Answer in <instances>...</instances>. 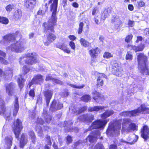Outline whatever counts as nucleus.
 <instances>
[{
	"label": "nucleus",
	"instance_id": "nucleus-1",
	"mask_svg": "<svg viewBox=\"0 0 149 149\" xmlns=\"http://www.w3.org/2000/svg\"><path fill=\"white\" fill-rule=\"evenodd\" d=\"M57 7L51 6V11H52V15L47 23H44L43 26L45 31L46 32L49 31L51 32H54V26L56 24L57 18L56 16V13Z\"/></svg>",
	"mask_w": 149,
	"mask_h": 149
},
{
	"label": "nucleus",
	"instance_id": "nucleus-2",
	"mask_svg": "<svg viewBox=\"0 0 149 149\" xmlns=\"http://www.w3.org/2000/svg\"><path fill=\"white\" fill-rule=\"evenodd\" d=\"M139 69L143 75L149 74V71L146 67L147 57L142 53H139L137 55Z\"/></svg>",
	"mask_w": 149,
	"mask_h": 149
},
{
	"label": "nucleus",
	"instance_id": "nucleus-3",
	"mask_svg": "<svg viewBox=\"0 0 149 149\" xmlns=\"http://www.w3.org/2000/svg\"><path fill=\"white\" fill-rule=\"evenodd\" d=\"M149 113V108L144 104H142L138 109L131 111H125L120 113V115L123 116H135L140 113Z\"/></svg>",
	"mask_w": 149,
	"mask_h": 149
},
{
	"label": "nucleus",
	"instance_id": "nucleus-4",
	"mask_svg": "<svg viewBox=\"0 0 149 149\" xmlns=\"http://www.w3.org/2000/svg\"><path fill=\"white\" fill-rule=\"evenodd\" d=\"M37 61V54L34 52L27 53L24 56H22L19 59L20 64L23 65L24 63L32 65L36 63Z\"/></svg>",
	"mask_w": 149,
	"mask_h": 149
},
{
	"label": "nucleus",
	"instance_id": "nucleus-5",
	"mask_svg": "<svg viewBox=\"0 0 149 149\" xmlns=\"http://www.w3.org/2000/svg\"><path fill=\"white\" fill-rule=\"evenodd\" d=\"M131 120L129 119H125L123 120L122 123V128L121 130L122 133H128L132 130H134L136 129V126L135 124L132 123Z\"/></svg>",
	"mask_w": 149,
	"mask_h": 149
},
{
	"label": "nucleus",
	"instance_id": "nucleus-6",
	"mask_svg": "<svg viewBox=\"0 0 149 149\" xmlns=\"http://www.w3.org/2000/svg\"><path fill=\"white\" fill-rule=\"evenodd\" d=\"M7 49L16 52L20 53L24 50V45L20 40L11 44L7 48Z\"/></svg>",
	"mask_w": 149,
	"mask_h": 149
},
{
	"label": "nucleus",
	"instance_id": "nucleus-7",
	"mask_svg": "<svg viewBox=\"0 0 149 149\" xmlns=\"http://www.w3.org/2000/svg\"><path fill=\"white\" fill-rule=\"evenodd\" d=\"M13 130L16 138H18L19 136L20 132L23 128L22 123L18 119L14 123Z\"/></svg>",
	"mask_w": 149,
	"mask_h": 149
},
{
	"label": "nucleus",
	"instance_id": "nucleus-8",
	"mask_svg": "<svg viewBox=\"0 0 149 149\" xmlns=\"http://www.w3.org/2000/svg\"><path fill=\"white\" fill-rule=\"evenodd\" d=\"M0 101L1 102L0 105V115H3L4 117L8 118L11 115V110L8 109L5 110L4 106V101L3 99H1L0 100Z\"/></svg>",
	"mask_w": 149,
	"mask_h": 149
},
{
	"label": "nucleus",
	"instance_id": "nucleus-9",
	"mask_svg": "<svg viewBox=\"0 0 149 149\" xmlns=\"http://www.w3.org/2000/svg\"><path fill=\"white\" fill-rule=\"evenodd\" d=\"M112 70L113 74L117 76H121L122 72V70L120 65L116 61L113 62L112 63Z\"/></svg>",
	"mask_w": 149,
	"mask_h": 149
},
{
	"label": "nucleus",
	"instance_id": "nucleus-10",
	"mask_svg": "<svg viewBox=\"0 0 149 149\" xmlns=\"http://www.w3.org/2000/svg\"><path fill=\"white\" fill-rule=\"evenodd\" d=\"M100 133L98 130H96L93 132L91 134L89 135L86 139L85 142H86L88 140L90 143H94L96 141L98 138H99Z\"/></svg>",
	"mask_w": 149,
	"mask_h": 149
},
{
	"label": "nucleus",
	"instance_id": "nucleus-11",
	"mask_svg": "<svg viewBox=\"0 0 149 149\" xmlns=\"http://www.w3.org/2000/svg\"><path fill=\"white\" fill-rule=\"evenodd\" d=\"M6 93L10 97L12 96L15 92V84L13 83L6 84L5 85Z\"/></svg>",
	"mask_w": 149,
	"mask_h": 149
},
{
	"label": "nucleus",
	"instance_id": "nucleus-12",
	"mask_svg": "<svg viewBox=\"0 0 149 149\" xmlns=\"http://www.w3.org/2000/svg\"><path fill=\"white\" fill-rule=\"evenodd\" d=\"M42 76L40 74H38L32 80L31 82L28 85L29 88L33 84H41L43 82L44 79Z\"/></svg>",
	"mask_w": 149,
	"mask_h": 149
},
{
	"label": "nucleus",
	"instance_id": "nucleus-13",
	"mask_svg": "<svg viewBox=\"0 0 149 149\" xmlns=\"http://www.w3.org/2000/svg\"><path fill=\"white\" fill-rule=\"evenodd\" d=\"M63 107V104L55 100L52 102L50 108L51 111H55L61 109Z\"/></svg>",
	"mask_w": 149,
	"mask_h": 149
},
{
	"label": "nucleus",
	"instance_id": "nucleus-14",
	"mask_svg": "<svg viewBox=\"0 0 149 149\" xmlns=\"http://www.w3.org/2000/svg\"><path fill=\"white\" fill-rule=\"evenodd\" d=\"M141 136L146 140L149 138V129L148 127L145 125L143 127L141 131Z\"/></svg>",
	"mask_w": 149,
	"mask_h": 149
},
{
	"label": "nucleus",
	"instance_id": "nucleus-15",
	"mask_svg": "<svg viewBox=\"0 0 149 149\" xmlns=\"http://www.w3.org/2000/svg\"><path fill=\"white\" fill-rule=\"evenodd\" d=\"M49 31V32H48V31L46 32V31H45V29L44 32L46 33H47V40L48 42H45L44 43L45 45L47 46L49 45V42H52L56 38V36L54 34L52 33H50V32H52L50 31Z\"/></svg>",
	"mask_w": 149,
	"mask_h": 149
},
{
	"label": "nucleus",
	"instance_id": "nucleus-16",
	"mask_svg": "<svg viewBox=\"0 0 149 149\" xmlns=\"http://www.w3.org/2000/svg\"><path fill=\"white\" fill-rule=\"evenodd\" d=\"M122 120H118L115 123L113 129V132L115 136H117L120 133L121 128Z\"/></svg>",
	"mask_w": 149,
	"mask_h": 149
},
{
	"label": "nucleus",
	"instance_id": "nucleus-17",
	"mask_svg": "<svg viewBox=\"0 0 149 149\" xmlns=\"http://www.w3.org/2000/svg\"><path fill=\"white\" fill-rule=\"evenodd\" d=\"M102 126V120H98L93 122L91 127L88 129V130H91L92 129H96L101 128Z\"/></svg>",
	"mask_w": 149,
	"mask_h": 149
},
{
	"label": "nucleus",
	"instance_id": "nucleus-18",
	"mask_svg": "<svg viewBox=\"0 0 149 149\" xmlns=\"http://www.w3.org/2000/svg\"><path fill=\"white\" fill-rule=\"evenodd\" d=\"M19 109V105L18 101V98L15 97L13 102V106L12 108V111L13 112V116H15L18 112Z\"/></svg>",
	"mask_w": 149,
	"mask_h": 149
},
{
	"label": "nucleus",
	"instance_id": "nucleus-19",
	"mask_svg": "<svg viewBox=\"0 0 149 149\" xmlns=\"http://www.w3.org/2000/svg\"><path fill=\"white\" fill-rule=\"evenodd\" d=\"M53 92L51 90H47L45 91L44 95L45 98L47 106H48L49 104L51 99L52 98Z\"/></svg>",
	"mask_w": 149,
	"mask_h": 149
},
{
	"label": "nucleus",
	"instance_id": "nucleus-20",
	"mask_svg": "<svg viewBox=\"0 0 149 149\" xmlns=\"http://www.w3.org/2000/svg\"><path fill=\"white\" fill-rule=\"evenodd\" d=\"M13 74V69L11 68H5V71L3 72L2 70L0 68V76L1 77L4 75L12 76Z\"/></svg>",
	"mask_w": 149,
	"mask_h": 149
},
{
	"label": "nucleus",
	"instance_id": "nucleus-21",
	"mask_svg": "<svg viewBox=\"0 0 149 149\" xmlns=\"http://www.w3.org/2000/svg\"><path fill=\"white\" fill-rule=\"evenodd\" d=\"M100 51L97 47L93 48L90 50L89 53L92 58H96L100 53Z\"/></svg>",
	"mask_w": 149,
	"mask_h": 149
},
{
	"label": "nucleus",
	"instance_id": "nucleus-22",
	"mask_svg": "<svg viewBox=\"0 0 149 149\" xmlns=\"http://www.w3.org/2000/svg\"><path fill=\"white\" fill-rule=\"evenodd\" d=\"M3 40L7 42H13L15 39V34H8L3 37Z\"/></svg>",
	"mask_w": 149,
	"mask_h": 149
},
{
	"label": "nucleus",
	"instance_id": "nucleus-23",
	"mask_svg": "<svg viewBox=\"0 0 149 149\" xmlns=\"http://www.w3.org/2000/svg\"><path fill=\"white\" fill-rule=\"evenodd\" d=\"M36 3V0H25L24 6L26 8L31 9L33 8Z\"/></svg>",
	"mask_w": 149,
	"mask_h": 149
},
{
	"label": "nucleus",
	"instance_id": "nucleus-24",
	"mask_svg": "<svg viewBox=\"0 0 149 149\" xmlns=\"http://www.w3.org/2000/svg\"><path fill=\"white\" fill-rule=\"evenodd\" d=\"M113 113L114 112L113 110H107L103 113V126L104 125H105L108 121L107 119L104 120V119L112 115Z\"/></svg>",
	"mask_w": 149,
	"mask_h": 149
},
{
	"label": "nucleus",
	"instance_id": "nucleus-25",
	"mask_svg": "<svg viewBox=\"0 0 149 149\" xmlns=\"http://www.w3.org/2000/svg\"><path fill=\"white\" fill-rule=\"evenodd\" d=\"M81 121H82L92 122L93 119V116L92 115H84L81 116L80 118Z\"/></svg>",
	"mask_w": 149,
	"mask_h": 149
},
{
	"label": "nucleus",
	"instance_id": "nucleus-26",
	"mask_svg": "<svg viewBox=\"0 0 149 149\" xmlns=\"http://www.w3.org/2000/svg\"><path fill=\"white\" fill-rule=\"evenodd\" d=\"M42 116L43 118H45L46 122L47 123L50 122L52 119V117L50 116L47 114V109L46 108L43 109Z\"/></svg>",
	"mask_w": 149,
	"mask_h": 149
},
{
	"label": "nucleus",
	"instance_id": "nucleus-27",
	"mask_svg": "<svg viewBox=\"0 0 149 149\" xmlns=\"http://www.w3.org/2000/svg\"><path fill=\"white\" fill-rule=\"evenodd\" d=\"M92 94L93 99L97 102H99V101L101 99L99 93L96 91H94L92 92Z\"/></svg>",
	"mask_w": 149,
	"mask_h": 149
},
{
	"label": "nucleus",
	"instance_id": "nucleus-28",
	"mask_svg": "<svg viewBox=\"0 0 149 149\" xmlns=\"http://www.w3.org/2000/svg\"><path fill=\"white\" fill-rule=\"evenodd\" d=\"M27 142V139L25 135L24 134H22L21 138L20 143V148H23L24 146L26 143Z\"/></svg>",
	"mask_w": 149,
	"mask_h": 149
},
{
	"label": "nucleus",
	"instance_id": "nucleus-29",
	"mask_svg": "<svg viewBox=\"0 0 149 149\" xmlns=\"http://www.w3.org/2000/svg\"><path fill=\"white\" fill-rule=\"evenodd\" d=\"M73 123L71 121H70L68 122L66 121H65L64 123L63 126L65 127V129L66 130V131L67 132H71L70 127L71 125H72Z\"/></svg>",
	"mask_w": 149,
	"mask_h": 149
},
{
	"label": "nucleus",
	"instance_id": "nucleus-30",
	"mask_svg": "<svg viewBox=\"0 0 149 149\" xmlns=\"http://www.w3.org/2000/svg\"><path fill=\"white\" fill-rule=\"evenodd\" d=\"M12 138L10 136L6 137L5 139L6 145H7L8 149H9L12 145Z\"/></svg>",
	"mask_w": 149,
	"mask_h": 149
},
{
	"label": "nucleus",
	"instance_id": "nucleus-31",
	"mask_svg": "<svg viewBox=\"0 0 149 149\" xmlns=\"http://www.w3.org/2000/svg\"><path fill=\"white\" fill-rule=\"evenodd\" d=\"M22 16V13L20 10L18 9L14 13V17L16 20L19 19Z\"/></svg>",
	"mask_w": 149,
	"mask_h": 149
},
{
	"label": "nucleus",
	"instance_id": "nucleus-32",
	"mask_svg": "<svg viewBox=\"0 0 149 149\" xmlns=\"http://www.w3.org/2000/svg\"><path fill=\"white\" fill-rule=\"evenodd\" d=\"M80 42L81 45L85 47H87L91 44V43L88 42L86 40L83 38H81L80 40Z\"/></svg>",
	"mask_w": 149,
	"mask_h": 149
},
{
	"label": "nucleus",
	"instance_id": "nucleus-33",
	"mask_svg": "<svg viewBox=\"0 0 149 149\" xmlns=\"http://www.w3.org/2000/svg\"><path fill=\"white\" fill-rule=\"evenodd\" d=\"M58 47L62 50L64 52L67 53L69 54L70 52V50L67 47V46L63 44H62V45H58Z\"/></svg>",
	"mask_w": 149,
	"mask_h": 149
},
{
	"label": "nucleus",
	"instance_id": "nucleus-34",
	"mask_svg": "<svg viewBox=\"0 0 149 149\" xmlns=\"http://www.w3.org/2000/svg\"><path fill=\"white\" fill-rule=\"evenodd\" d=\"M24 81V80L22 78V75L19 76L17 78V82L20 88H22L23 87V83Z\"/></svg>",
	"mask_w": 149,
	"mask_h": 149
},
{
	"label": "nucleus",
	"instance_id": "nucleus-35",
	"mask_svg": "<svg viewBox=\"0 0 149 149\" xmlns=\"http://www.w3.org/2000/svg\"><path fill=\"white\" fill-rule=\"evenodd\" d=\"M132 49L135 51L136 52L139 51H142L144 48L145 46L144 45L141 44L139 47L136 46H132Z\"/></svg>",
	"mask_w": 149,
	"mask_h": 149
},
{
	"label": "nucleus",
	"instance_id": "nucleus-36",
	"mask_svg": "<svg viewBox=\"0 0 149 149\" xmlns=\"http://www.w3.org/2000/svg\"><path fill=\"white\" fill-rule=\"evenodd\" d=\"M102 74H100L97 79V86L98 87L102 86Z\"/></svg>",
	"mask_w": 149,
	"mask_h": 149
},
{
	"label": "nucleus",
	"instance_id": "nucleus-37",
	"mask_svg": "<svg viewBox=\"0 0 149 149\" xmlns=\"http://www.w3.org/2000/svg\"><path fill=\"white\" fill-rule=\"evenodd\" d=\"M123 26V23L121 20L119 19L117 22H115V28L118 29L122 27Z\"/></svg>",
	"mask_w": 149,
	"mask_h": 149
},
{
	"label": "nucleus",
	"instance_id": "nucleus-38",
	"mask_svg": "<svg viewBox=\"0 0 149 149\" xmlns=\"http://www.w3.org/2000/svg\"><path fill=\"white\" fill-rule=\"evenodd\" d=\"M8 19L4 17L0 16V22L2 24H6L8 23Z\"/></svg>",
	"mask_w": 149,
	"mask_h": 149
},
{
	"label": "nucleus",
	"instance_id": "nucleus-39",
	"mask_svg": "<svg viewBox=\"0 0 149 149\" xmlns=\"http://www.w3.org/2000/svg\"><path fill=\"white\" fill-rule=\"evenodd\" d=\"M15 6L14 4H11L7 5L5 8L6 11L8 12H10L13 9H14Z\"/></svg>",
	"mask_w": 149,
	"mask_h": 149
},
{
	"label": "nucleus",
	"instance_id": "nucleus-40",
	"mask_svg": "<svg viewBox=\"0 0 149 149\" xmlns=\"http://www.w3.org/2000/svg\"><path fill=\"white\" fill-rule=\"evenodd\" d=\"M91 97L88 95H85L83 96L81 98V100L85 102H88L90 100Z\"/></svg>",
	"mask_w": 149,
	"mask_h": 149
},
{
	"label": "nucleus",
	"instance_id": "nucleus-41",
	"mask_svg": "<svg viewBox=\"0 0 149 149\" xmlns=\"http://www.w3.org/2000/svg\"><path fill=\"white\" fill-rule=\"evenodd\" d=\"M102 107L99 106H95L93 108H89L88 110L89 111H98L101 109H102Z\"/></svg>",
	"mask_w": 149,
	"mask_h": 149
},
{
	"label": "nucleus",
	"instance_id": "nucleus-42",
	"mask_svg": "<svg viewBox=\"0 0 149 149\" xmlns=\"http://www.w3.org/2000/svg\"><path fill=\"white\" fill-rule=\"evenodd\" d=\"M29 134L31 138L32 142L34 143L35 142L36 136L35 135L34 132L33 131H31L29 133Z\"/></svg>",
	"mask_w": 149,
	"mask_h": 149
},
{
	"label": "nucleus",
	"instance_id": "nucleus-43",
	"mask_svg": "<svg viewBox=\"0 0 149 149\" xmlns=\"http://www.w3.org/2000/svg\"><path fill=\"white\" fill-rule=\"evenodd\" d=\"M84 25V23L83 22H81L79 24V28L78 29V33H81L83 30V28Z\"/></svg>",
	"mask_w": 149,
	"mask_h": 149
},
{
	"label": "nucleus",
	"instance_id": "nucleus-44",
	"mask_svg": "<svg viewBox=\"0 0 149 149\" xmlns=\"http://www.w3.org/2000/svg\"><path fill=\"white\" fill-rule=\"evenodd\" d=\"M125 58L127 60H132V55L130 52H127Z\"/></svg>",
	"mask_w": 149,
	"mask_h": 149
},
{
	"label": "nucleus",
	"instance_id": "nucleus-45",
	"mask_svg": "<svg viewBox=\"0 0 149 149\" xmlns=\"http://www.w3.org/2000/svg\"><path fill=\"white\" fill-rule=\"evenodd\" d=\"M87 108L86 107H84L79 110H77L76 112L75 111L74 112V113L75 115H77V114H79L80 113H81L82 111L86 110L87 109Z\"/></svg>",
	"mask_w": 149,
	"mask_h": 149
},
{
	"label": "nucleus",
	"instance_id": "nucleus-46",
	"mask_svg": "<svg viewBox=\"0 0 149 149\" xmlns=\"http://www.w3.org/2000/svg\"><path fill=\"white\" fill-rule=\"evenodd\" d=\"M53 0H50L49 2V4L51 3ZM53 3L51 5V6L57 7L58 0H53Z\"/></svg>",
	"mask_w": 149,
	"mask_h": 149
},
{
	"label": "nucleus",
	"instance_id": "nucleus-47",
	"mask_svg": "<svg viewBox=\"0 0 149 149\" xmlns=\"http://www.w3.org/2000/svg\"><path fill=\"white\" fill-rule=\"evenodd\" d=\"M132 37L133 36L132 34L128 35H127L125 38V42H130L131 40L132 39Z\"/></svg>",
	"mask_w": 149,
	"mask_h": 149
},
{
	"label": "nucleus",
	"instance_id": "nucleus-48",
	"mask_svg": "<svg viewBox=\"0 0 149 149\" xmlns=\"http://www.w3.org/2000/svg\"><path fill=\"white\" fill-rule=\"evenodd\" d=\"M45 141L47 142V144H48L50 146L51 145L52 142L51 141L50 137L49 136H48V135L47 136L45 139Z\"/></svg>",
	"mask_w": 149,
	"mask_h": 149
},
{
	"label": "nucleus",
	"instance_id": "nucleus-49",
	"mask_svg": "<svg viewBox=\"0 0 149 149\" xmlns=\"http://www.w3.org/2000/svg\"><path fill=\"white\" fill-rule=\"evenodd\" d=\"M137 3L139 7H142L145 6V3L142 0L138 1Z\"/></svg>",
	"mask_w": 149,
	"mask_h": 149
},
{
	"label": "nucleus",
	"instance_id": "nucleus-50",
	"mask_svg": "<svg viewBox=\"0 0 149 149\" xmlns=\"http://www.w3.org/2000/svg\"><path fill=\"white\" fill-rule=\"evenodd\" d=\"M69 45L71 48L75 50L76 48L75 44L74 42L72 41H71L70 42Z\"/></svg>",
	"mask_w": 149,
	"mask_h": 149
},
{
	"label": "nucleus",
	"instance_id": "nucleus-51",
	"mask_svg": "<svg viewBox=\"0 0 149 149\" xmlns=\"http://www.w3.org/2000/svg\"><path fill=\"white\" fill-rule=\"evenodd\" d=\"M119 19H120L119 18V17L116 15L113 16L112 17L111 20L112 22H116Z\"/></svg>",
	"mask_w": 149,
	"mask_h": 149
},
{
	"label": "nucleus",
	"instance_id": "nucleus-52",
	"mask_svg": "<svg viewBox=\"0 0 149 149\" xmlns=\"http://www.w3.org/2000/svg\"><path fill=\"white\" fill-rule=\"evenodd\" d=\"M112 56L111 54V53L108 52H105L103 55V57L106 58H109Z\"/></svg>",
	"mask_w": 149,
	"mask_h": 149
},
{
	"label": "nucleus",
	"instance_id": "nucleus-53",
	"mask_svg": "<svg viewBox=\"0 0 149 149\" xmlns=\"http://www.w3.org/2000/svg\"><path fill=\"white\" fill-rule=\"evenodd\" d=\"M67 140V143L68 144H69L72 143V137L70 136H68L66 138Z\"/></svg>",
	"mask_w": 149,
	"mask_h": 149
},
{
	"label": "nucleus",
	"instance_id": "nucleus-54",
	"mask_svg": "<svg viewBox=\"0 0 149 149\" xmlns=\"http://www.w3.org/2000/svg\"><path fill=\"white\" fill-rule=\"evenodd\" d=\"M52 81L58 84H62L63 83V82L61 81L56 79H53Z\"/></svg>",
	"mask_w": 149,
	"mask_h": 149
},
{
	"label": "nucleus",
	"instance_id": "nucleus-55",
	"mask_svg": "<svg viewBox=\"0 0 149 149\" xmlns=\"http://www.w3.org/2000/svg\"><path fill=\"white\" fill-rule=\"evenodd\" d=\"M0 63L5 65H6L8 63V62L6 60H5L3 58L1 57H0Z\"/></svg>",
	"mask_w": 149,
	"mask_h": 149
},
{
	"label": "nucleus",
	"instance_id": "nucleus-56",
	"mask_svg": "<svg viewBox=\"0 0 149 149\" xmlns=\"http://www.w3.org/2000/svg\"><path fill=\"white\" fill-rule=\"evenodd\" d=\"M68 84L69 86H70L71 87H73L74 88H83L84 86H75V85H73V84Z\"/></svg>",
	"mask_w": 149,
	"mask_h": 149
},
{
	"label": "nucleus",
	"instance_id": "nucleus-57",
	"mask_svg": "<svg viewBox=\"0 0 149 149\" xmlns=\"http://www.w3.org/2000/svg\"><path fill=\"white\" fill-rule=\"evenodd\" d=\"M37 123L40 124H42L44 123V120L40 118H38L37 120Z\"/></svg>",
	"mask_w": 149,
	"mask_h": 149
},
{
	"label": "nucleus",
	"instance_id": "nucleus-58",
	"mask_svg": "<svg viewBox=\"0 0 149 149\" xmlns=\"http://www.w3.org/2000/svg\"><path fill=\"white\" fill-rule=\"evenodd\" d=\"M102 145L101 143L97 144L95 147V149H102Z\"/></svg>",
	"mask_w": 149,
	"mask_h": 149
},
{
	"label": "nucleus",
	"instance_id": "nucleus-59",
	"mask_svg": "<svg viewBox=\"0 0 149 149\" xmlns=\"http://www.w3.org/2000/svg\"><path fill=\"white\" fill-rule=\"evenodd\" d=\"M53 79L54 78H53L51 76V74H48L47 75L45 80L46 81L50 80H52V81Z\"/></svg>",
	"mask_w": 149,
	"mask_h": 149
},
{
	"label": "nucleus",
	"instance_id": "nucleus-60",
	"mask_svg": "<svg viewBox=\"0 0 149 149\" xmlns=\"http://www.w3.org/2000/svg\"><path fill=\"white\" fill-rule=\"evenodd\" d=\"M29 95L30 96L32 97H34L35 96V93L34 90L33 89H31L29 93Z\"/></svg>",
	"mask_w": 149,
	"mask_h": 149
},
{
	"label": "nucleus",
	"instance_id": "nucleus-61",
	"mask_svg": "<svg viewBox=\"0 0 149 149\" xmlns=\"http://www.w3.org/2000/svg\"><path fill=\"white\" fill-rule=\"evenodd\" d=\"M23 71L25 74L27 73L29 71V69L25 66L23 67Z\"/></svg>",
	"mask_w": 149,
	"mask_h": 149
},
{
	"label": "nucleus",
	"instance_id": "nucleus-62",
	"mask_svg": "<svg viewBox=\"0 0 149 149\" xmlns=\"http://www.w3.org/2000/svg\"><path fill=\"white\" fill-rule=\"evenodd\" d=\"M68 38L72 41L75 40L76 39V37L74 35H70L68 36Z\"/></svg>",
	"mask_w": 149,
	"mask_h": 149
},
{
	"label": "nucleus",
	"instance_id": "nucleus-63",
	"mask_svg": "<svg viewBox=\"0 0 149 149\" xmlns=\"http://www.w3.org/2000/svg\"><path fill=\"white\" fill-rule=\"evenodd\" d=\"M104 17L105 19L108 16V10L107 9H105L104 11Z\"/></svg>",
	"mask_w": 149,
	"mask_h": 149
},
{
	"label": "nucleus",
	"instance_id": "nucleus-64",
	"mask_svg": "<svg viewBox=\"0 0 149 149\" xmlns=\"http://www.w3.org/2000/svg\"><path fill=\"white\" fill-rule=\"evenodd\" d=\"M128 8L129 10L132 11L133 10L134 7L132 5L130 4L128 6Z\"/></svg>",
	"mask_w": 149,
	"mask_h": 149
}]
</instances>
